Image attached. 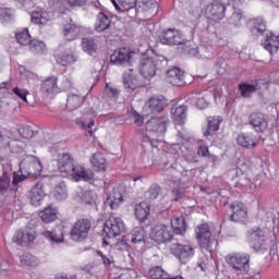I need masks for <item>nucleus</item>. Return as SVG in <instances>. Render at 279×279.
Masks as SVG:
<instances>
[{"label": "nucleus", "mask_w": 279, "mask_h": 279, "mask_svg": "<svg viewBox=\"0 0 279 279\" xmlns=\"http://www.w3.org/2000/svg\"><path fill=\"white\" fill-rule=\"evenodd\" d=\"M12 240H13V243H16V245H21L22 247H27L29 243L36 240V235H34V233L29 232V230L27 229H20L14 233Z\"/></svg>", "instance_id": "21"}, {"label": "nucleus", "mask_w": 279, "mask_h": 279, "mask_svg": "<svg viewBox=\"0 0 279 279\" xmlns=\"http://www.w3.org/2000/svg\"><path fill=\"white\" fill-rule=\"evenodd\" d=\"M26 146L27 145L25 144V142L21 140L7 138L3 143V148L8 147L11 154H21V151H23V149H25Z\"/></svg>", "instance_id": "28"}, {"label": "nucleus", "mask_w": 279, "mask_h": 279, "mask_svg": "<svg viewBox=\"0 0 279 279\" xmlns=\"http://www.w3.org/2000/svg\"><path fill=\"white\" fill-rule=\"evenodd\" d=\"M196 241L201 250L213 254V251L218 245L217 239L213 238V232H210V227L208 223L198 225L195 229Z\"/></svg>", "instance_id": "5"}, {"label": "nucleus", "mask_w": 279, "mask_h": 279, "mask_svg": "<svg viewBox=\"0 0 279 279\" xmlns=\"http://www.w3.org/2000/svg\"><path fill=\"white\" fill-rule=\"evenodd\" d=\"M75 124L81 125L84 130H93V128L95 126V120H90V122L88 124H86V122H84V120L77 118L75 120Z\"/></svg>", "instance_id": "59"}, {"label": "nucleus", "mask_w": 279, "mask_h": 279, "mask_svg": "<svg viewBox=\"0 0 279 279\" xmlns=\"http://www.w3.org/2000/svg\"><path fill=\"white\" fill-rule=\"evenodd\" d=\"M167 116L150 118L146 122V132H154L155 134H165L167 132Z\"/></svg>", "instance_id": "16"}, {"label": "nucleus", "mask_w": 279, "mask_h": 279, "mask_svg": "<svg viewBox=\"0 0 279 279\" xmlns=\"http://www.w3.org/2000/svg\"><path fill=\"white\" fill-rule=\"evenodd\" d=\"M84 104V97L77 94H70L66 99L68 110H77Z\"/></svg>", "instance_id": "38"}, {"label": "nucleus", "mask_w": 279, "mask_h": 279, "mask_svg": "<svg viewBox=\"0 0 279 279\" xmlns=\"http://www.w3.org/2000/svg\"><path fill=\"white\" fill-rule=\"evenodd\" d=\"M150 236L155 243H168L173 239V230L167 225H156L151 229Z\"/></svg>", "instance_id": "11"}, {"label": "nucleus", "mask_w": 279, "mask_h": 279, "mask_svg": "<svg viewBox=\"0 0 279 279\" xmlns=\"http://www.w3.org/2000/svg\"><path fill=\"white\" fill-rule=\"evenodd\" d=\"M221 118L209 117L207 119V129L203 132L204 136H215L219 132V125H221Z\"/></svg>", "instance_id": "26"}, {"label": "nucleus", "mask_w": 279, "mask_h": 279, "mask_svg": "<svg viewBox=\"0 0 279 279\" xmlns=\"http://www.w3.org/2000/svg\"><path fill=\"white\" fill-rule=\"evenodd\" d=\"M205 14L209 21H215V23H217L226 16V4L221 0H214L207 5Z\"/></svg>", "instance_id": "12"}, {"label": "nucleus", "mask_w": 279, "mask_h": 279, "mask_svg": "<svg viewBox=\"0 0 279 279\" xmlns=\"http://www.w3.org/2000/svg\"><path fill=\"white\" fill-rule=\"evenodd\" d=\"M243 22V12L234 11L232 15L228 19L229 25H234V27H241Z\"/></svg>", "instance_id": "51"}, {"label": "nucleus", "mask_w": 279, "mask_h": 279, "mask_svg": "<svg viewBox=\"0 0 279 279\" xmlns=\"http://www.w3.org/2000/svg\"><path fill=\"white\" fill-rule=\"evenodd\" d=\"M43 173V163L36 156H26L20 162L17 172L2 171L0 175V199L5 202L7 197H16L19 184L25 182L27 178H38Z\"/></svg>", "instance_id": "1"}, {"label": "nucleus", "mask_w": 279, "mask_h": 279, "mask_svg": "<svg viewBox=\"0 0 279 279\" xmlns=\"http://www.w3.org/2000/svg\"><path fill=\"white\" fill-rule=\"evenodd\" d=\"M186 218L184 216L173 217L171 219V229L173 234H180L181 236L186 233Z\"/></svg>", "instance_id": "25"}, {"label": "nucleus", "mask_w": 279, "mask_h": 279, "mask_svg": "<svg viewBox=\"0 0 279 279\" xmlns=\"http://www.w3.org/2000/svg\"><path fill=\"white\" fill-rule=\"evenodd\" d=\"M111 25H112V21L106 13L99 12L97 14L96 23H95V29L97 32H106V29H110Z\"/></svg>", "instance_id": "27"}, {"label": "nucleus", "mask_w": 279, "mask_h": 279, "mask_svg": "<svg viewBox=\"0 0 279 279\" xmlns=\"http://www.w3.org/2000/svg\"><path fill=\"white\" fill-rule=\"evenodd\" d=\"M248 124L257 134H263L269 128V122L263 112H252L248 116Z\"/></svg>", "instance_id": "15"}, {"label": "nucleus", "mask_w": 279, "mask_h": 279, "mask_svg": "<svg viewBox=\"0 0 279 279\" xmlns=\"http://www.w3.org/2000/svg\"><path fill=\"white\" fill-rule=\"evenodd\" d=\"M39 217L44 223H53L58 219V209L46 207L43 211L39 213Z\"/></svg>", "instance_id": "33"}, {"label": "nucleus", "mask_w": 279, "mask_h": 279, "mask_svg": "<svg viewBox=\"0 0 279 279\" xmlns=\"http://www.w3.org/2000/svg\"><path fill=\"white\" fill-rule=\"evenodd\" d=\"M131 242L134 243V245L138 243H145V230L143 229H136L131 234Z\"/></svg>", "instance_id": "53"}, {"label": "nucleus", "mask_w": 279, "mask_h": 279, "mask_svg": "<svg viewBox=\"0 0 279 279\" xmlns=\"http://www.w3.org/2000/svg\"><path fill=\"white\" fill-rule=\"evenodd\" d=\"M82 48L89 56L97 53V44H95V39H93V38H86V37L83 38L82 39Z\"/></svg>", "instance_id": "48"}, {"label": "nucleus", "mask_w": 279, "mask_h": 279, "mask_svg": "<svg viewBox=\"0 0 279 279\" xmlns=\"http://www.w3.org/2000/svg\"><path fill=\"white\" fill-rule=\"evenodd\" d=\"M167 106V99L162 97H151L146 102V112H148V114H158L162 112Z\"/></svg>", "instance_id": "20"}, {"label": "nucleus", "mask_w": 279, "mask_h": 279, "mask_svg": "<svg viewBox=\"0 0 279 279\" xmlns=\"http://www.w3.org/2000/svg\"><path fill=\"white\" fill-rule=\"evenodd\" d=\"M159 43L161 45H168V47H175L177 45L182 47L186 43V39H184L182 32L175 28H168L159 35Z\"/></svg>", "instance_id": "9"}, {"label": "nucleus", "mask_w": 279, "mask_h": 279, "mask_svg": "<svg viewBox=\"0 0 279 279\" xmlns=\"http://www.w3.org/2000/svg\"><path fill=\"white\" fill-rule=\"evenodd\" d=\"M134 53L126 48H120L110 56V63L117 66H132Z\"/></svg>", "instance_id": "13"}, {"label": "nucleus", "mask_w": 279, "mask_h": 279, "mask_svg": "<svg viewBox=\"0 0 279 279\" xmlns=\"http://www.w3.org/2000/svg\"><path fill=\"white\" fill-rule=\"evenodd\" d=\"M198 156H202V158H207V156H210V150L208 149V146H199L197 149Z\"/></svg>", "instance_id": "62"}, {"label": "nucleus", "mask_w": 279, "mask_h": 279, "mask_svg": "<svg viewBox=\"0 0 279 279\" xmlns=\"http://www.w3.org/2000/svg\"><path fill=\"white\" fill-rule=\"evenodd\" d=\"M90 230H93V220L90 218H80L71 228L70 239L75 243H83L88 239Z\"/></svg>", "instance_id": "6"}, {"label": "nucleus", "mask_w": 279, "mask_h": 279, "mask_svg": "<svg viewBox=\"0 0 279 279\" xmlns=\"http://www.w3.org/2000/svg\"><path fill=\"white\" fill-rule=\"evenodd\" d=\"M20 263L22 267H38V257L31 253H24L20 256Z\"/></svg>", "instance_id": "41"}, {"label": "nucleus", "mask_w": 279, "mask_h": 279, "mask_svg": "<svg viewBox=\"0 0 279 279\" xmlns=\"http://www.w3.org/2000/svg\"><path fill=\"white\" fill-rule=\"evenodd\" d=\"M131 117L133 118L134 123H136V125H137L138 128H141V125H143L144 118H143L142 116H140L138 112H136L135 110H133V111L131 112Z\"/></svg>", "instance_id": "60"}, {"label": "nucleus", "mask_w": 279, "mask_h": 279, "mask_svg": "<svg viewBox=\"0 0 279 279\" xmlns=\"http://www.w3.org/2000/svg\"><path fill=\"white\" fill-rule=\"evenodd\" d=\"M136 1L138 0H118L119 5H121L123 12H132L133 13L130 15L131 19L133 16H136Z\"/></svg>", "instance_id": "47"}, {"label": "nucleus", "mask_w": 279, "mask_h": 279, "mask_svg": "<svg viewBox=\"0 0 279 279\" xmlns=\"http://www.w3.org/2000/svg\"><path fill=\"white\" fill-rule=\"evenodd\" d=\"M49 5L54 14H66V11H69L64 0H50Z\"/></svg>", "instance_id": "40"}, {"label": "nucleus", "mask_w": 279, "mask_h": 279, "mask_svg": "<svg viewBox=\"0 0 279 279\" xmlns=\"http://www.w3.org/2000/svg\"><path fill=\"white\" fill-rule=\"evenodd\" d=\"M123 202V194L119 190H113V193L105 201L106 206H110L111 210H117Z\"/></svg>", "instance_id": "29"}, {"label": "nucleus", "mask_w": 279, "mask_h": 279, "mask_svg": "<svg viewBox=\"0 0 279 279\" xmlns=\"http://www.w3.org/2000/svg\"><path fill=\"white\" fill-rule=\"evenodd\" d=\"M12 93L16 95L22 101H25L27 104V96L29 95V92L27 89H23L21 87H14L12 89Z\"/></svg>", "instance_id": "55"}, {"label": "nucleus", "mask_w": 279, "mask_h": 279, "mask_svg": "<svg viewBox=\"0 0 279 279\" xmlns=\"http://www.w3.org/2000/svg\"><path fill=\"white\" fill-rule=\"evenodd\" d=\"M14 16V11L12 9L0 8V19L2 21H12Z\"/></svg>", "instance_id": "56"}, {"label": "nucleus", "mask_w": 279, "mask_h": 279, "mask_svg": "<svg viewBox=\"0 0 279 279\" xmlns=\"http://www.w3.org/2000/svg\"><path fill=\"white\" fill-rule=\"evenodd\" d=\"M90 162L93 165V168L95 171H105L106 170V157H104V154L96 153L93 155Z\"/></svg>", "instance_id": "37"}, {"label": "nucleus", "mask_w": 279, "mask_h": 279, "mask_svg": "<svg viewBox=\"0 0 279 279\" xmlns=\"http://www.w3.org/2000/svg\"><path fill=\"white\" fill-rule=\"evenodd\" d=\"M149 205L147 203H140L135 205V217L138 221L143 222L149 217Z\"/></svg>", "instance_id": "34"}, {"label": "nucleus", "mask_w": 279, "mask_h": 279, "mask_svg": "<svg viewBox=\"0 0 279 279\" xmlns=\"http://www.w3.org/2000/svg\"><path fill=\"white\" fill-rule=\"evenodd\" d=\"M46 238L51 241V243H62L64 241V235L60 230L47 231Z\"/></svg>", "instance_id": "50"}, {"label": "nucleus", "mask_w": 279, "mask_h": 279, "mask_svg": "<svg viewBox=\"0 0 279 279\" xmlns=\"http://www.w3.org/2000/svg\"><path fill=\"white\" fill-rule=\"evenodd\" d=\"M53 197L58 199V202H62L69 197V193H66V184L64 182H60L54 186Z\"/></svg>", "instance_id": "43"}, {"label": "nucleus", "mask_w": 279, "mask_h": 279, "mask_svg": "<svg viewBox=\"0 0 279 279\" xmlns=\"http://www.w3.org/2000/svg\"><path fill=\"white\" fill-rule=\"evenodd\" d=\"M252 32L256 36H264L263 47L264 49H266V51L270 53V56L278 53L279 36H276L274 33L267 29L265 20H263L262 17L253 19Z\"/></svg>", "instance_id": "3"}, {"label": "nucleus", "mask_w": 279, "mask_h": 279, "mask_svg": "<svg viewBox=\"0 0 279 279\" xmlns=\"http://www.w3.org/2000/svg\"><path fill=\"white\" fill-rule=\"evenodd\" d=\"M80 34H82V29L76 24L64 25L63 36L65 40H75Z\"/></svg>", "instance_id": "31"}, {"label": "nucleus", "mask_w": 279, "mask_h": 279, "mask_svg": "<svg viewBox=\"0 0 279 279\" xmlns=\"http://www.w3.org/2000/svg\"><path fill=\"white\" fill-rule=\"evenodd\" d=\"M15 38L19 45H23L24 47L32 43V35H29L28 28H23L22 31L15 34Z\"/></svg>", "instance_id": "45"}, {"label": "nucleus", "mask_w": 279, "mask_h": 279, "mask_svg": "<svg viewBox=\"0 0 279 279\" xmlns=\"http://www.w3.org/2000/svg\"><path fill=\"white\" fill-rule=\"evenodd\" d=\"M196 107L198 108V110H204L208 108V100H206L205 97L198 98L196 100Z\"/></svg>", "instance_id": "63"}, {"label": "nucleus", "mask_w": 279, "mask_h": 279, "mask_svg": "<svg viewBox=\"0 0 279 279\" xmlns=\"http://www.w3.org/2000/svg\"><path fill=\"white\" fill-rule=\"evenodd\" d=\"M17 3L21 5V8H24V10L29 11L35 8L34 0H16Z\"/></svg>", "instance_id": "58"}, {"label": "nucleus", "mask_w": 279, "mask_h": 279, "mask_svg": "<svg viewBox=\"0 0 279 279\" xmlns=\"http://www.w3.org/2000/svg\"><path fill=\"white\" fill-rule=\"evenodd\" d=\"M31 21L35 25H45L47 23V17L43 15V12H33L31 15Z\"/></svg>", "instance_id": "54"}, {"label": "nucleus", "mask_w": 279, "mask_h": 279, "mask_svg": "<svg viewBox=\"0 0 279 279\" xmlns=\"http://www.w3.org/2000/svg\"><path fill=\"white\" fill-rule=\"evenodd\" d=\"M125 232V222L121 218L111 217L104 223L102 229V245H110L108 239H116L119 234Z\"/></svg>", "instance_id": "7"}, {"label": "nucleus", "mask_w": 279, "mask_h": 279, "mask_svg": "<svg viewBox=\"0 0 279 279\" xmlns=\"http://www.w3.org/2000/svg\"><path fill=\"white\" fill-rule=\"evenodd\" d=\"M45 193V182L38 181L35 183L29 192V199L32 206H40L43 204V199L46 197Z\"/></svg>", "instance_id": "18"}, {"label": "nucleus", "mask_w": 279, "mask_h": 279, "mask_svg": "<svg viewBox=\"0 0 279 279\" xmlns=\"http://www.w3.org/2000/svg\"><path fill=\"white\" fill-rule=\"evenodd\" d=\"M227 216L229 221H234L235 223H239V221H243V219H247V208H245L243 204L232 203L229 206Z\"/></svg>", "instance_id": "17"}, {"label": "nucleus", "mask_w": 279, "mask_h": 279, "mask_svg": "<svg viewBox=\"0 0 279 279\" xmlns=\"http://www.w3.org/2000/svg\"><path fill=\"white\" fill-rule=\"evenodd\" d=\"M19 134L22 136V138L29 140L34 138V136L38 134V131L34 130V126L25 125L19 130Z\"/></svg>", "instance_id": "49"}, {"label": "nucleus", "mask_w": 279, "mask_h": 279, "mask_svg": "<svg viewBox=\"0 0 279 279\" xmlns=\"http://www.w3.org/2000/svg\"><path fill=\"white\" fill-rule=\"evenodd\" d=\"M228 265L238 274H247L250 271V254H235L228 258Z\"/></svg>", "instance_id": "10"}, {"label": "nucleus", "mask_w": 279, "mask_h": 279, "mask_svg": "<svg viewBox=\"0 0 279 279\" xmlns=\"http://www.w3.org/2000/svg\"><path fill=\"white\" fill-rule=\"evenodd\" d=\"M58 170L60 173H66L72 175L75 182H90L95 178V173L92 170H85L82 166H75L71 154H63L58 160Z\"/></svg>", "instance_id": "2"}, {"label": "nucleus", "mask_w": 279, "mask_h": 279, "mask_svg": "<svg viewBox=\"0 0 279 279\" xmlns=\"http://www.w3.org/2000/svg\"><path fill=\"white\" fill-rule=\"evenodd\" d=\"M143 5H144V10H146V12H151V13L158 12V2H156L154 0L143 2Z\"/></svg>", "instance_id": "57"}, {"label": "nucleus", "mask_w": 279, "mask_h": 279, "mask_svg": "<svg viewBox=\"0 0 279 279\" xmlns=\"http://www.w3.org/2000/svg\"><path fill=\"white\" fill-rule=\"evenodd\" d=\"M236 143L240 147H245L246 149H250V147H256L254 135L252 133H240L238 135Z\"/></svg>", "instance_id": "32"}, {"label": "nucleus", "mask_w": 279, "mask_h": 279, "mask_svg": "<svg viewBox=\"0 0 279 279\" xmlns=\"http://www.w3.org/2000/svg\"><path fill=\"white\" fill-rule=\"evenodd\" d=\"M234 180L238 189H252V179L250 178V174L244 172L241 168H236Z\"/></svg>", "instance_id": "24"}, {"label": "nucleus", "mask_w": 279, "mask_h": 279, "mask_svg": "<svg viewBox=\"0 0 279 279\" xmlns=\"http://www.w3.org/2000/svg\"><path fill=\"white\" fill-rule=\"evenodd\" d=\"M189 107L186 105H181L171 109L172 121L175 125H184L186 123V112Z\"/></svg>", "instance_id": "23"}, {"label": "nucleus", "mask_w": 279, "mask_h": 279, "mask_svg": "<svg viewBox=\"0 0 279 279\" xmlns=\"http://www.w3.org/2000/svg\"><path fill=\"white\" fill-rule=\"evenodd\" d=\"M117 247H118V250H121L122 252H130V250H132L130 244H128V241H125L124 239L120 240L117 243Z\"/></svg>", "instance_id": "61"}, {"label": "nucleus", "mask_w": 279, "mask_h": 279, "mask_svg": "<svg viewBox=\"0 0 279 279\" xmlns=\"http://www.w3.org/2000/svg\"><path fill=\"white\" fill-rule=\"evenodd\" d=\"M179 49H181V53L190 56V58H199V48L195 45L184 41L183 46Z\"/></svg>", "instance_id": "42"}, {"label": "nucleus", "mask_w": 279, "mask_h": 279, "mask_svg": "<svg viewBox=\"0 0 279 279\" xmlns=\"http://www.w3.org/2000/svg\"><path fill=\"white\" fill-rule=\"evenodd\" d=\"M41 92L47 95L58 93V77L50 76L41 83Z\"/></svg>", "instance_id": "30"}, {"label": "nucleus", "mask_w": 279, "mask_h": 279, "mask_svg": "<svg viewBox=\"0 0 279 279\" xmlns=\"http://www.w3.org/2000/svg\"><path fill=\"white\" fill-rule=\"evenodd\" d=\"M160 193H162V187L158 183H153L144 193L145 201L154 202V199H158Z\"/></svg>", "instance_id": "35"}, {"label": "nucleus", "mask_w": 279, "mask_h": 279, "mask_svg": "<svg viewBox=\"0 0 279 279\" xmlns=\"http://www.w3.org/2000/svg\"><path fill=\"white\" fill-rule=\"evenodd\" d=\"M239 90L242 97H244L245 99H250V97H252V94L258 90V85L256 84V81H254V84L241 83L239 85Z\"/></svg>", "instance_id": "36"}, {"label": "nucleus", "mask_w": 279, "mask_h": 279, "mask_svg": "<svg viewBox=\"0 0 279 279\" xmlns=\"http://www.w3.org/2000/svg\"><path fill=\"white\" fill-rule=\"evenodd\" d=\"M97 256H100L104 265H112V257H108L101 251H96Z\"/></svg>", "instance_id": "64"}, {"label": "nucleus", "mask_w": 279, "mask_h": 279, "mask_svg": "<svg viewBox=\"0 0 279 279\" xmlns=\"http://www.w3.org/2000/svg\"><path fill=\"white\" fill-rule=\"evenodd\" d=\"M75 62H77V59H75L73 53H63L57 57V64L61 66H69L70 64H75Z\"/></svg>", "instance_id": "46"}, {"label": "nucleus", "mask_w": 279, "mask_h": 279, "mask_svg": "<svg viewBox=\"0 0 279 279\" xmlns=\"http://www.w3.org/2000/svg\"><path fill=\"white\" fill-rule=\"evenodd\" d=\"M122 82L124 88H129L130 90H136V88L143 86V83L138 80V75L134 73V69H129L128 72L123 73Z\"/></svg>", "instance_id": "22"}, {"label": "nucleus", "mask_w": 279, "mask_h": 279, "mask_svg": "<svg viewBox=\"0 0 279 279\" xmlns=\"http://www.w3.org/2000/svg\"><path fill=\"white\" fill-rule=\"evenodd\" d=\"M166 82L172 86H184L186 81H184V71L179 68H172L166 73Z\"/></svg>", "instance_id": "19"}, {"label": "nucleus", "mask_w": 279, "mask_h": 279, "mask_svg": "<svg viewBox=\"0 0 279 279\" xmlns=\"http://www.w3.org/2000/svg\"><path fill=\"white\" fill-rule=\"evenodd\" d=\"M248 241L251 247L255 252H265L267 247L265 246V233L260 228L251 229L248 231Z\"/></svg>", "instance_id": "14"}, {"label": "nucleus", "mask_w": 279, "mask_h": 279, "mask_svg": "<svg viewBox=\"0 0 279 279\" xmlns=\"http://www.w3.org/2000/svg\"><path fill=\"white\" fill-rule=\"evenodd\" d=\"M151 279H167L169 276L160 266H155L148 271Z\"/></svg>", "instance_id": "52"}, {"label": "nucleus", "mask_w": 279, "mask_h": 279, "mask_svg": "<svg viewBox=\"0 0 279 279\" xmlns=\"http://www.w3.org/2000/svg\"><path fill=\"white\" fill-rule=\"evenodd\" d=\"M170 254L177 257L182 265H186L195 256V247L191 244L173 243L170 246Z\"/></svg>", "instance_id": "8"}, {"label": "nucleus", "mask_w": 279, "mask_h": 279, "mask_svg": "<svg viewBox=\"0 0 279 279\" xmlns=\"http://www.w3.org/2000/svg\"><path fill=\"white\" fill-rule=\"evenodd\" d=\"M167 66V60L165 57H147L146 54H142L138 58V71L140 75L145 77V80H151L156 75V71H160V69H165Z\"/></svg>", "instance_id": "4"}, {"label": "nucleus", "mask_w": 279, "mask_h": 279, "mask_svg": "<svg viewBox=\"0 0 279 279\" xmlns=\"http://www.w3.org/2000/svg\"><path fill=\"white\" fill-rule=\"evenodd\" d=\"M29 45V50L32 53H35V56H38L40 53H45L47 51V45L44 44V41H40L38 39H32Z\"/></svg>", "instance_id": "44"}, {"label": "nucleus", "mask_w": 279, "mask_h": 279, "mask_svg": "<svg viewBox=\"0 0 279 279\" xmlns=\"http://www.w3.org/2000/svg\"><path fill=\"white\" fill-rule=\"evenodd\" d=\"M80 199L87 206H97V194L94 191L87 190L80 194Z\"/></svg>", "instance_id": "39"}]
</instances>
